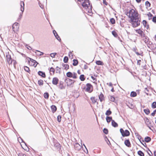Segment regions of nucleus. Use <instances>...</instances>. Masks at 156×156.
I'll use <instances>...</instances> for the list:
<instances>
[{
    "label": "nucleus",
    "mask_w": 156,
    "mask_h": 156,
    "mask_svg": "<svg viewBox=\"0 0 156 156\" xmlns=\"http://www.w3.org/2000/svg\"><path fill=\"white\" fill-rule=\"evenodd\" d=\"M73 66H76L78 65V62L77 59H74L73 60Z\"/></svg>",
    "instance_id": "nucleus-24"
},
{
    "label": "nucleus",
    "mask_w": 156,
    "mask_h": 156,
    "mask_svg": "<svg viewBox=\"0 0 156 156\" xmlns=\"http://www.w3.org/2000/svg\"><path fill=\"white\" fill-rule=\"evenodd\" d=\"M61 68H59L58 66H57L56 67V73H58L59 74L60 73H61Z\"/></svg>",
    "instance_id": "nucleus-44"
},
{
    "label": "nucleus",
    "mask_w": 156,
    "mask_h": 156,
    "mask_svg": "<svg viewBox=\"0 0 156 156\" xmlns=\"http://www.w3.org/2000/svg\"><path fill=\"white\" fill-rule=\"evenodd\" d=\"M137 96L136 92L134 91H132L130 94V96L131 97H134Z\"/></svg>",
    "instance_id": "nucleus-25"
},
{
    "label": "nucleus",
    "mask_w": 156,
    "mask_h": 156,
    "mask_svg": "<svg viewBox=\"0 0 156 156\" xmlns=\"http://www.w3.org/2000/svg\"><path fill=\"white\" fill-rule=\"evenodd\" d=\"M124 144L126 146L128 147H131V144L129 139H126L124 141Z\"/></svg>",
    "instance_id": "nucleus-14"
},
{
    "label": "nucleus",
    "mask_w": 156,
    "mask_h": 156,
    "mask_svg": "<svg viewBox=\"0 0 156 156\" xmlns=\"http://www.w3.org/2000/svg\"><path fill=\"white\" fill-rule=\"evenodd\" d=\"M26 47L29 50H31L32 49L31 47L28 45H26Z\"/></svg>",
    "instance_id": "nucleus-58"
},
{
    "label": "nucleus",
    "mask_w": 156,
    "mask_h": 156,
    "mask_svg": "<svg viewBox=\"0 0 156 156\" xmlns=\"http://www.w3.org/2000/svg\"><path fill=\"white\" fill-rule=\"evenodd\" d=\"M103 132L105 134H107L108 133V129L106 128H104L103 130Z\"/></svg>",
    "instance_id": "nucleus-45"
},
{
    "label": "nucleus",
    "mask_w": 156,
    "mask_h": 156,
    "mask_svg": "<svg viewBox=\"0 0 156 156\" xmlns=\"http://www.w3.org/2000/svg\"><path fill=\"white\" fill-rule=\"evenodd\" d=\"M79 78L81 81H84L85 80V77L84 75H81L80 76Z\"/></svg>",
    "instance_id": "nucleus-29"
},
{
    "label": "nucleus",
    "mask_w": 156,
    "mask_h": 156,
    "mask_svg": "<svg viewBox=\"0 0 156 156\" xmlns=\"http://www.w3.org/2000/svg\"><path fill=\"white\" fill-rule=\"evenodd\" d=\"M44 97L46 99H48L49 97V94L48 92H46L44 94Z\"/></svg>",
    "instance_id": "nucleus-28"
},
{
    "label": "nucleus",
    "mask_w": 156,
    "mask_h": 156,
    "mask_svg": "<svg viewBox=\"0 0 156 156\" xmlns=\"http://www.w3.org/2000/svg\"><path fill=\"white\" fill-rule=\"evenodd\" d=\"M54 146L55 147H56L57 149L58 150H60L61 149V146L60 144L58 142L55 143L54 142Z\"/></svg>",
    "instance_id": "nucleus-11"
},
{
    "label": "nucleus",
    "mask_w": 156,
    "mask_h": 156,
    "mask_svg": "<svg viewBox=\"0 0 156 156\" xmlns=\"http://www.w3.org/2000/svg\"><path fill=\"white\" fill-rule=\"evenodd\" d=\"M112 34L115 37H117L118 36V34L115 30H113L112 31Z\"/></svg>",
    "instance_id": "nucleus-41"
},
{
    "label": "nucleus",
    "mask_w": 156,
    "mask_h": 156,
    "mask_svg": "<svg viewBox=\"0 0 156 156\" xmlns=\"http://www.w3.org/2000/svg\"><path fill=\"white\" fill-rule=\"evenodd\" d=\"M156 114V109L153 112L151 113V115L153 116H154L155 114Z\"/></svg>",
    "instance_id": "nucleus-55"
},
{
    "label": "nucleus",
    "mask_w": 156,
    "mask_h": 156,
    "mask_svg": "<svg viewBox=\"0 0 156 156\" xmlns=\"http://www.w3.org/2000/svg\"><path fill=\"white\" fill-rule=\"evenodd\" d=\"M145 4L146 6H148L149 7L151 6V5L150 3L148 1L146 2Z\"/></svg>",
    "instance_id": "nucleus-50"
},
{
    "label": "nucleus",
    "mask_w": 156,
    "mask_h": 156,
    "mask_svg": "<svg viewBox=\"0 0 156 156\" xmlns=\"http://www.w3.org/2000/svg\"><path fill=\"white\" fill-rule=\"evenodd\" d=\"M72 78L73 79H76L77 78V74L75 72H73V73Z\"/></svg>",
    "instance_id": "nucleus-46"
},
{
    "label": "nucleus",
    "mask_w": 156,
    "mask_h": 156,
    "mask_svg": "<svg viewBox=\"0 0 156 156\" xmlns=\"http://www.w3.org/2000/svg\"><path fill=\"white\" fill-rule=\"evenodd\" d=\"M55 37L56 38L59 42H61V39L59 36L58 35V34H56V35H55Z\"/></svg>",
    "instance_id": "nucleus-38"
},
{
    "label": "nucleus",
    "mask_w": 156,
    "mask_h": 156,
    "mask_svg": "<svg viewBox=\"0 0 156 156\" xmlns=\"http://www.w3.org/2000/svg\"><path fill=\"white\" fill-rule=\"evenodd\" d=\"M109 99L112 102H114V101L115 100V97L112 96H110V97Z\"/></svg>",
    "instance_id": "nucleus-51"
},
{
    "label": "nucleus",
    "mask_w": 156,
    "mask_h": 156,
    "mask_svg": "<svg viewBox=\"0 0 156 156\" xmlns=\"http://www.w3.org/2000/svg\"><path fill=\"white\" fill-rule=\"evenodd\" d=\"M129 18H130V20L132 22L133 27L135 28L138 27L140 25V20L138 17L139 14L137 11H136L133 9H131L129 11Z\"/></svg>",
    "instance_id": "nucleus-1"
},
{
    "label": "nucleus",
    "mask_w": 156,
    "mask_h": 156,
    "mask_svg": "<svg viewBox=\"0 0 156 156\" xmlns=\"http://www.w3.org/2000/svg\"><path fill=\"white\" fill-rule=\"evenodd\" d=\"M65 82L66 83L67 86L72 87L73 86L74 83L75 82V81L69 78H66L65 79Z\"/></svg>",
    "instance_id": "nucleus-3"
},
{
    "label": "nucleus",
    "mask_w": 156,
    "mask_h": 156,
    "mask_svg": "<svg viewBox=\"0 0 156 156\" xmlns=\"http://www.w3.org/2000/svg\"><path fill=\"white\" fill-rule=\"evenodd\" d=\"M113 120L112 116H107L106 117V120L108 123H109L111 121L112 122V120Z\"/></svg>",
    "instance_id": "nucleus-21"
},
{
    "label": "nucleus",
    "mask_w": 156,
    "mask_h": 156,
    "mask_svg": "<svg viewBox=\"0 0 156 156\" xmlns=\"http://www.w3.org/2000/svg\"><path fill=\"white\" fill-rule=\"evenodd\" d=\"M147 15L149 17H151L153 16V15L150 12H148L147 14Z\"/></svg>",
    "instance_id": "nucleus-57"
},
{
    "label": "nucleus",
    "mask_w": 156,
    "mask_h": 156,
    "mask_svg": "<svg viewBox=\"0 0 156 156\" xmlns=\"http://www.w3.org/2000/svg\"><path fill=\"white\" fill-rule=\"evenodd\" d=\"M137 154L140 156H144V153L140 150L138 151Z\"/></svg>",
    "instance_id": "nucleus-33"
},
{
    "label": "nucleus",
    "mask_w": 156,
    "mask_h": 156,
    "mask_svg": "<svg viewBox=\"0 0 156 156\" xmlns=\"http://www.w3.org/2000/svg\"><path fill=\"white\" fill-rule=\"evenodd\" d=\"M87 88L86 90L89 93H91L93 90V86L90 83H87L86 84Z\"/></svg>",
    "instance_id": "nucleus-5"
},
{
    "label": "nucleus",
    "mask_w": 156,
    "mask_h": 156,
    "mask_svg": "<svg viewBox=\"0 0 156 156\" xmlns=\"http://www.w3.org/2000/svg\"><path fill=\"white\" fill-rule=\"evenodd\" d=\"M96 63L97 65H98L102 66L103 65V62L100 60H98L96 61Z\"/></svg>",
    "instance_id": "nucleus-32"
},
{
    "label": "nucleus",
    "mask_w": 156,
    "mask_h": 156,
    "mask_svg": "<svg viewBox=\"0 0 156 156\" xmlns=\"http://www.w3.org/2000/svg\"><path fill=\"white\" fill-rule=\"evenodd\" d=\"M143 23L144 27H146L147 25V22L146 20H144L143 21Z\"/></svg>",
    "instance_id": "nucleus-48"
},
{
    "label": "nucleus",
    "mask_w": 156,
    "mask_h": 156,
    "mask_svg": "<svg viewBox=\"0 0 156 156\" xmlns=\"http://www.w3.org/2000/svg\"><path fill=\"white\" fill-rule=\"evenodd\" d=\"M61 116L60 115H58L57 117V120L58 122H60L61 120Z\"/></svg>",
    "instance_id": "nucleus-47"
},
{
    "label": "nucleus",
    "mask_w": 156,
    "mask_h": 156,
    "mask_svg": "<svg viewBox=\"0 0 156 156\" xmlns=\"http://www.w3.org/2000/svg\"><path fill=\"white\" fill-rule=\"evenodd\" d=\"M49 71L50 72H53V74H54L55 72V69L53 67H51L50 68Z\"/></svg>",
    "instance_id": "nucleus-53"
},
{
    "label": "nucleus",
    "mask_w": 156,
    "mask_h": 156,
    "mask_svg": "<svg viewBox=\"0 0 156 156\" xmlns=\"http://www.w3.org/2000/svg\"><path fill=\"white\" fill-rule=\"evenodd\" d=\"M137 138L139 140H141L142 139V137L140 135H139L138 136H137Z\"/></svg>",
    "instance_id": "nucleus-63"
},
{
    "label": "nucleus",
    "mask_w": 156,
    "mask_h": 156,
    "mask_svg": "<svg viewBox=\"0 0 156 156\" xmlns=\"http://www.w3.org/2000/svg\"><path fill=\"white\" fill-rule=\"evenodd\" d=\"M26 59L28 60V62L29 65L30 66H33L35 67L38 64V63L36 60L29 57H27Z\"/></svg>",
    "instance_id": "nucleus-2"
},
{
    "label": "nucleus",
    "mask_w": 156,
    "mask_h": 156,
    "mask_svg": "<svg viewBox=\"0 0 156 156\" xmlns=\"http://www.w3.org/2000/svg\"><path fill=\"white\" fill-rule=\"evenodd\" d=\"M19 24L17 23H14L12 26V29L14 31L17 30L19 28Z\"/></svg>",
    "instance_id": "nucleus-8"
},
{
    "label": "nucleus",
    "mask_w": 156,
    "mask_h": 156,
    "mask_svg": "<svg viewBox=\"0 0 156 156\" xmlns=\"http://www.w3.org/2000/svg\"><path fill=\"white\" fill-rule=\"evenodd\" d=\"M112 113V112L110 110V109H109L108 110H107L106 113H105V115H107V116H108L110 115Z\"/></svg>",
    "instance_id": "nucleus-36"
},
{
    "label": "nucleus",
    "mask_w": 156,
    "mask_h": 156,
    "mask_svg": "<svg viewBox=\"0 0 156 156\" xmlns=\"http://www.w3.org/2000/svg\"><path fill=\"white\" fill-rule=\"evenodd\" d=\"M38 83L40 86H42L43 85V81L40 79L38 81Z\"/></svg>",
    "instance_id": "nucleus-35"
},
{
    "label": "nucleus",
    "mask_w": 156,
    "mask_h": 156,
    "mask_svg": "<svg viewBox=\"0 0 156 156\" xmlns=\"http://www.w3.org/2000/svg\"><path fill=\"white\" fill-rule=\"evenodd\" d=\"M103 3L106 5L108 4V3L105 0H103Z\"/></svg>",
    "instance_id": "nucleus-62"
},
{
    "label": "nucleus",
    "mask_w": 156,
    "mask_h": 156,
    "mask_svg": "<svg viewBox=\"0 0 156 156\" xmlns=\"http://www.w3.org/2000/svg\"><path fill=\"white\" fill-rule=\"evenodd\" d=\"M151 140V138L149 136H146L145 137L144 141L146 143H148Z\"/></svg>",
    "instance_id": "nucleus-20"
},
{
    "label": "nucleus",
    "mask_w": 156,
    "mask_h": 156,
    "mask_svg": "<svg viewBox=\"0 0 156 156\" xmlns=\"http://www.w3.org/2000/svg\"><path fill=\"white\" fill-rule=\"evenodd\" d=\"M147 152L148 154L150 156H152L153 155L151 151V150L149 149L148 148H147V150L146 151Z\"/></svg>",
    "instance_id": "nucleus-34"
},
{
    "label": "nucleus",
    "mask_w": 156,
    "mask_h": 156,
    "mask_svg": "<svg viewBox=\"0 0 156 156\" xmlns=\"http://www.w3.org/2000/svg\"><path fill=\"white\" fill-rule=\"evenodd\" d=\"M144 113L147 115H148L150 112V110L148 108L144 109Z\"/></svg>",
    "instance_id": "nucleus-31"
},
{
    "label": "nucleus",
    "mask_w": 156,
    "mask_h": 156,
    "mask_svg": "<svg viewBox=\"0 0 156 156\" xmlns=\"http://www.w3.org/2000/svg\"><path fill=\"white\" fill-rule=\"evenodd\" d=\"M19 138H20V139L21 140L22 142L24 143L25 144V145L26 146H27V144L23 141L22 139L20 137Z\"/></svg>",
    "instance_id": "nucleus-61"
},
{
    "label": "nucleus",
    "mask_w": 156,
    "mask_h": 156,
    "mask_svg": "<svg viewBox=\"0 0 156 156\" xmlns=\"http://www.w3.org/2000/svg\"><path fill=\"white\" fill-rule=\"evenodd\" d=\"M136 32L139 34H140L141 37H144L145 35L143 34V32L142 30H140V29L136 30Z\"/></svg>",
    "instance_id": "nucleus-10"
},
{
    "label": "nucleus",
    "mask_w": 156,
    "mask_h": 156,
    "mask_svg": "<svg viewBox=\"0 0 156 156\" xmlns=\"http://www.w3.org/2000/svg\"><path fill=\"white\" fill-rule=\"evenodd\" d=\"M120 132L123 137L128 136L130 135V132L127 129H126L124 131L122 128H121Z\"/></svg>",
    "instance_id": "nucleus-4"
},
{
    "label": "nucleus",
    "mask_w": 156,
    "mask_h": 156,
    "mask_svg": "<svg viewBox=\"0 0 156 156\" xmlns=\"http://www.w3.org/2000/svg\"><path fill=\"white\" fill-rule=\"evenodd\" d=\"M20 10L22 12V14H23L24 11V3L23 2H21L20 3Z\"/></svg>",
    "instance_id": "nucleus-13"
},
{
    "label": "nucleus",
    "mask_w": 156,
    "mask_h": 156,
    "mask_svg": "<svg viewBox=\"0 0 156 156\" xmlns=\"http://www.w3.org/2000/svg\"><path fill=\"white\" fill-rule=\"evenodd\" d=\"M105 141L106 142L107 144L109 146H110L111 145V143L109 141V140H108V138L107 137L105 136Z\"/></svg>",
    "instance_id": "nucleus-26"
},
{
    "label": "nucleus",
    "mask_w": 156,
    "mask_h": 156,
    "mask_svg": "<svg viewBox=\"0 0 156 156\" xmlns=\"http://www.w3.org/2000/svg\"><path fill=\"white\" fill-rule=\"evenodd\" d=\"M62 66L64 67V69L67 70L69 69V65L68 64H66L64 63H62Z\"/></svg>",
    "instance_id": "nucleus-30"
},
{
    "label": "nucleus",
    "mask_w": 156,
    "mask_h": 156,
    "mask_svg": "<svg viewBox=\"0 0 156 156\" xmlns=\"http://www.w3.org/2000/svg\"><path fill=\"white\" fill-rule=\"evenodd\" d=\"M37 74L39 76L43 78H45L46 76L45 72L41 71H39L38 72Z\"/></svg>",
    "instance_id": "nucleus-12"
},
{
    "label": "nucleus",
    "mask_w": 156,
    "mask_h": 156,
    "mask_svg": "<svg viewBox=\"0 0 156 156\" xmlns=\"http://www.w3.org/2000/svg\"><path fill=\"white\" fill-rule=\"evenodd\" d=\"M7 62L9 64H12L13 60L12 59L11 55L8 53L6 55Z\"/></svg>",
    "instance_id": "nucleus-6"
},
{
    "label": "nucleus",
    "mask_w": 156,
    "mask_h": 156,
    "mask_svg": "<svg viewBox=\"0 0 156 156\" xmlns=\"http://www.w3.org/2000/svg\"><path fill=\"white\" fill-rule=\"evenodd\" d=\"M57 54V53L56 52L51 53L50 54V56L52 58H54L55 56V55H56Z\"/></svg>",
    "instance_id": "nucleus-49"
},
{
    "label": "nucleus",
    "mask_w": 156,
    "mask_h": 156,
    "mask_svg": "<svg viewBox=\"0 0 156 156\" xmlns=\"http://www.w3.org/2000/svg\"><path fill=\"white\" fill-rule=\"evenodd\" d=\"M82 5L83 8H89L90 7V5H89V4L87 3H86L85 2H83L82 4Z\"/></svg>",
    "instance_id": "nucleus-19"
},
{
    "label": "nucleus",
    "mask_w": 156,
    "mask_h": 156,
    "mask_svg": "<svg viewBox=\"0 0 156 156\" xmlns=\"http://www.w3.org/2000/svg\"><path fill=\"white\" fill-rule=\"evenodd\" d=\"M52 112L53 113H55L57 110V107L56 106L52 105L51 106Z\"/></svg>",
    "instance_id": "nucleus-17"
},
{
    "label": "nucleus",
    "mask_w": 156,
    "mask_h": 156,
    "mask_svg": "<svg viewBox=\"0 0 156 156\" xmlns=\"http://www.w3.org/2000/svg\"><path fill=\"white\" fill-rule=\"evenodd\" d=\"M110 22L112 24H114L115 23V21L114 18H111L110 20Z\"/></svg>",
    "instance_id": "nucleus-40"
},
{
    "label": "nucleus",
    "mask_w": 156,
    "mask_h": 156,
    "mask_svg": "<svg viewBox=\"0 0 156 156\" xmlns=\"http://www.w3.org/2000/svg\"><path fill=\"white\" fill-rule=\"evenodd\" d=\"M90 100L92 103L94 104L97 101V100L95 99V98L94 97H91L90 98Z\"/></svg>",
    "instance_id": "nucleus-42"
},
{
    "label": "nucleus",
    "mask_w": 156,
    "mask_h": 156,
    "mask_svg": "<svg viewBox=\"0 0 156 156\" xmlns=\"http://www.w3.org/2000/svg\"><path fill=\"white\" fill-rule=\"evenodd\" d=\"M91 77L94 81H96V79L93 76H91Z\"/></svg>",
    "instance_id": "nucleus-64"
},
{
    "label": "nucleus",
    "mask_w": 156,
    "mask_h": 156,
    "mask_svg": "<svg viewBox=\"0 0 156 156\" xmlns=\"http://www.w3.org/2000/svg\"><path fill=\"white\" fill-rule=\"evenodd\" d=\"M24 70H25V71H26V72L29 73L30 74V73L31 71H30V69L27 66H24Z\"/></svg>",
    "instance_id": "nucleus-23"
},
{
    "label": "nucleus",
    "mask_w": 156,
    "mask_h": 156,
    "mask_svg": "<svg viewBox=\"0 0 156 156\" xmlns=\"http://www.w3.org/2000/svg\"><path fill=\"white\" fill-rule=\"evenodd\" d=\"M59 80L56 77H54L52 79V83L53 85H57L58 82Z\"/></svg>",
    "instance_id": "nucleus-9"
},
{
    "label": "nucleus",
    "mask_w": 156,
    "mask_h": 156,
    "mask_svg": "<svg viewBox=\"0 0 156 156\" xmlns=\"http://www.w3.org/2000/svg\"><path fill=\"white\" fill-rule=\"evenodd\" d=\"M151 107L153 108H156V102L154 101L151 104Z\"/></svg>",
    "instance_id": "nucleus-43"
},
{
    "label": "nucleus",
    "mask_w": 156,
    "mask_h": 156,
    "mask_svg": "<svg viewBox=\"0 0 156 156\" xmlns=\"http://www.w3.org/2000/svg\"><path fill=\"white\" fill-rule=\"evenodd\" d=\"M66 75L68 77L72 78L73 73L70 72H69L66 73Z\"/></svg>",
    "instance_id": "nucleus-27"
},
{
    "label": "nucleus",
    "mask_w": 156,
    "mask_h": 156,
    "mask_svg": "<svg viewBox=\"0 0 156 156\" xmlns=\"http://www.w3.org/2000/svg\"><path fill=\"white\" fill-rule=\"evenodd\" d=\"M145 38L143 39V40L145 42V43L147 44L148 42L149 38L147 36H145Z\"/></svg>",
    "instance_id": "nucleus-37"
},
{
    "label": "nucleus",
    "mask_w": 156,
    "mask_h": 156,
    "mask_svg": "<svg viewBox=\"0 0 156 156\" xmlns=\"http://www.w3.org/2000/svg\"><path fill=\"white\" fill-rule=\"evenodd\" d=\"M147 126L150 129H151V127H153V126H152L151 125V123L150 122H149V123H147Z\"/></svg>",
    "instance_id": "nucleus-54"
},
{
    "label": "nucleus",
    "mask_w": 156,
    "mask_h": 156,
    "mask_svg": "<svg viewBox=\"0 0 156 156\" xmlns=\"http://www.w3.org/2000/svg\"><path fill=\"white\" fill-rule=\"evenodd\" d=\"M92 8V5L91 4L90 5V7H89V8H87L86 9V11L87 12L89 13V15L90 16L92 15L93 14Z\"/></svg>",
    "instance_id": "nucleus-7"
},
{
    "label": "nucleus",
    "mask_w": 156,
    "mask_h": 156,
    "mask_svg": "<svg viewBox=\"0 0 156 156\" xmlns=\"http://www.w3.org/2000/svg\"><path fill=\"white\" fill-rule=\"evenodd\" d=\"M152 21L153 22L156 23V16H154L153 17Z\"/></svg>",
    "instance_id": "nucleus-56"
},
{
    "label": "nucleus",
    "mask_w": 156,
    "mask_h": 156,
    "mask_svg": "<svg viewBox=\"0 0 156 156\" xmlns=\"http://www.w3.org/2000/svg\"><path fill=\"white\" fill-rule=\"evenodd\" d=\"M63 83L62 82L60 81L59 85L58 86V87L61 89H64L65 87L63 86Z\"/></svg>",
    "instance_id": "nucleus-18"
},
{
    "label": "nucleus",
    "mask_w": 156,
    "mask_h": 156,
    "mask_svg": "<svg viewBox=\"0 0 156 156\" xmlns=\"http://www.w3.org/2000/svg\"><path fill=\"white\" fill-rule=\"evenodd\" d=\"M69 58L67 56H65L63 59V62L65 63H67L68 62Z\"/></svg>",
    "instance_id": "nucleus-39"
},
{
    "label": "nucleus",
    "mask_w": 156,
    "mask_h": 156,
    "mask_svg": "<svg viewBox=\"0 0 156 156\" xmlns=\"http://www.w3.org/2000/svg\"><path fill=\"white\" fill-rule=\"evenodd\" d=\"M135 53L137 55H140L141 56L143 55V53H142L140 54V53H139L138 52L136 51V52Z\"/></svg>",
    "instance_id": "nucleus-59"
},
{
    "label": "nucleus",
    "mask_w": 156,
    "mask_h": 156,
    "mask_svg": "<svg viewBox=\"0 0 156 156\" xmlns=\"http://www.w3.org/2000/svg\"><path fill=\"white\" fill-rule=\"evenodd\" d=\"M99 99L101 102L105 100L104 96L102 93H101L99 96Z\"/></svg>",
    "instance_id": "nucleus-15"
},
{
    "label": "nucleus",
    "mask_w": 156,
    "mask_h": 156,
    "mask_svg": "<svg viewBox=\"0 0 156 156\" xmlns=\"http://www.w3.org/2000/svg\"><path fill=\"white\" fill-rule=\"evenodd\" d=\"M112 125L114 127H116L118 126V124L114 120H112Z\"/></svg>",
    "instance_id": "nucleus-22"
},
{
    "label": "nucleus",
    "mask_w": 156,
    "mask_h": 156,
    "mask_svg": "<svg viewBox=\"0 0 156 156\" xmlns=\"http://www.w3.org/2000/svg\"><path fill=\"white\" fill-rule=\"evenodd\" d=\"M70 55H72V58H71V59L73 58V54H72V53L71 52V51H70L69 52V56L70 57Z\"/></svg>",
    "instance_id": "nucleus-60"
},
{
    "label": "nucleus",
    "mask_w": 156,
    "mask_h": 156,
    "mask_svg": "<svg viewBox=\"0 0 156 156\" xmlns=\"http://www.w3.org/2000/svg\"><path fill=\"white\" fill-rule=\"evenodd\" d=\"M36 52H39L40 53V54L38 55H39V56H40L43 55L44 54V53L43 52H41V51L39 50H35V53H36Z\"/></svg>",
    "instance_id": "nucleus-52"
},
{
    "label": "nucleus",
    "mask_w": 156,
    "mask_h": 156,
    "mask_svg": "<svg viewBox=\"0 0 156 156\" xmlns=\"http://www.w3.org/2000/svg\"><path fill=\"white\" fill-rule=\"evenodd\" d=\"M74 148L76 150L78 151L81 149V146L79 144L75 143L74 145Z\"/></svg>",
    "instance_id": "nucleus-16"
}]
</instances>
